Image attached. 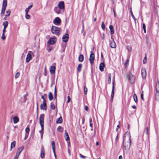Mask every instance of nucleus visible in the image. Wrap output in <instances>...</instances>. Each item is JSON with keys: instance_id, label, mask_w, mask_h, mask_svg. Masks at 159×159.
Wrapping results in <instances>:
<instances>
[{"instance_id": "nucleus-1", "label": "nucleus", "mask_w": 159, "mask_h": 159, "mask_svg": "<svg viewBox=\"0 0 159 159\" xmlns=\"http://www.w3.org/2000/svg\"><path fill=\"white\" fill-rule=\"evenodd\" d=\"M131 143V136L128 132H126L123 141V146L126 150H129Z\"/></svg>"}, {"instance_id": "nucleus-2", "label": "nucleus", "mask_w": 159, "mask_h": 159, "mask_svg": "<svg viewBox=\"0 0 159 159\" xmlns=\"http://www.w3.org/2000/svg\"><path fill=\"white\" fill-rule=\"evenodd\" d=\"M60 29L58 27L55 26H52L51 29L52 32L57 36H58L60 34Z\"/></svg>"}, {"instance_id": "nucleus-3", "label": "nucleus", "mask_w": 159, "mask_h": 159, "mask_svg": "<svg viewBox=\"0 0 159 159\" xmlns=\"http://www.w3.org/2000/svg\"><path fill=\"white\" fill-rule=\"evenodd\" d=\"M44 114H42L40 115V118L39 119V122L41 125V126L43 127L44 126Z\"/></svg>"}, {"instance_id": "nucleus-4", "label": "nucleus", "mask_w": 159, "mask_h": 159, "mask_svg": "<svg viewBox=\"0 0 159 159\" xmlns=\"http://www.w3.org/2000/svg\"><path fill=\"white\" fill-rule=\"evenodd\" d=\"M128 77L131 84H133L134 82L135 77L134 75L131 74H129L128 76Z\"/></svg>"}, {"instance_id": "nucleus-5", "label": "nucleus", "mask_w": 159, "mask_h": 159, "mask_svg": "<svg viewBox=\"0 0 159 159\" xmlns=\"http://www.w3.org/2000/svg\"><path fill=\"white\" fill-rule=\"evenodd\" d=\"M114 77L113 79V85L112 88V90L111 94V101L112 102L113 101L114 96Z\"/></svg>"}, {"instance_id": "nucleus-6", "label": "nucleus", "mask_w": 159, "mask_h": 159, "mask_svg": "<svg viewBox=\"0 0 159 159\" xmlns=\"http://www.w3.org/2000/svg\"><path fill=\"white\" fill-rule=\"evenodd\" d=\"M61 22V20L58 17H56L53 21V23L57 25H59Z\"/></svg>"}, {"instance_id": "nucleus-7", "label": "nucleus", "mask_w": 159, "mask_h": 159, "mask_svg": "<svg viewBox=\"0 0 159 159\" xmlns=\"http://www.w3.org/2000/svg\"><path fill=\"white\" fill-rule=\"evenodd\" d=\"M94 54L93 53H91L89 58V61L91 64H92L94 62Z\"/></svg>"}, {"instance_id": "nucleus-8", "label": "nucleus", "mask_w": 159, "mask_h": 159, "mask_svg": "<svg viewBox=\"0 0 159 159\" xmlns=\"http://www.w3.org/2000/svg\"><path fill=\"white\" fill-rule=\"evenodd\" d=\"M58 6L60 9H64V3L63 2L61 1L59 2Z\"/></svg>"}, {"instance_id": "nucleus-9", "label": "nucleus", "mask_w": 159, "mask_h": 159, "mask_svg": "<svg viewBox=\"0 0 159 159\" xmlns=\"http://www.w3.org/2000/svg\"><path fill=\"white\" fill-rule=\"evenodd\" d=\"M30 52H29L27 55L26 59V61L27 62H29L32 59L31 54L30 53Z\"/></svg>"}, {"instance_id": "nucleus-10", "label": "nucleus", "mask_w": 159, "mask_h": 159, "mask_svg": "<svg viewBox=\"0 0 159 159\" xmlns=\"http://www.w3.org/2000/svg\"><path fill=\"white\" fill-rule=\"evenodd\" d=\"M40 108L41 109L44 110H46L47 108V105L46 102L44 101H43V103L41 105Z\"/></svg>"}, {"instance_id": "nucleus-11", "label": "nucleus", "mask_w": 159, "mask_h": 159, "mask_svg": "<svg viewBox=\"0 0 159 159\" xmlns=\"http://www.w3.org/2000/svg\"><path fill=\"white\" fill-rule=\"evenodd\" d=\"M69 35L68 34H66L63 36L62 39L63 41L65 42H67L68 40Z\"/></svg>"}, {"instance_id": "nucleus-12", "label": "nucleus", "mask_w": 159, "mask_h": 159, "mask_svg": "<svg viewBox=\"0 0 159 159\" xmlns=\"http://www.w3.org/2000/svg\"><path fill=\"white\" fill-rule=\"evenodd\" d=\"M141 73L143 78V79L145 78L146 75V71L145 69L143 68L141 69Z\"/></svg>"}, {"instance_id": "nucleus-13", "label": "nucleus", "mask_w": 159, "mask_h": 159, "mask_svg": "<svg viewBox=\"0 0 159 159\" xmlns=\"http://www.w3.org/2000/svg\"><path fill=\"white\" fill-rule=\"evenodd\" d=\"M52 145L54 156L56 158V155L55 153V142L54 141H52Z\"/></svg>"}, {"instance_id": "nucleus-14", "label": "nucleus", "mask_w": 159, "mask_h": 159, "mask_svg": "<svg viewBox=\"0 0 159 159\" xmlns=\"http://www.w3.org/2000/svg\"><path fill=\"white\" fill-rule=\"evenodd\" d=\"M56 67L55 66H52L50 67V72L51 74H53L55 73Z\"/></svg>"}, {"instance_id": "nucleus-15", "label": "nucleus", "mask_w": 159, "mask_h": 159, "mask_svg": "<svg viewBox=\"0 0 159 159\" xmlns=\"http://www.w3.org/2000/svg\"><path fill=\"white\" fill-rule=\"evenodd\" d=\"M56 41V39L54 37L53 38H50L49 40V43L51 44H54Z\"/></svg>"}, {"instance_id": "nucleus-16", "label": "nucleus", "mask_w": 159, "mask_h": 159, "mask_svg": "<svg viewBox=\"0 0 159 159\" xmlns=\"http://www.w3.org/2000/svg\"><path fill=\"white\" fill-rule=\"evenodd\" d=\"M45 156V151L43 147H42L41 148V154L40 157L41 158H43Z\"/></svg>"}, {"instance_id": "nucleus-17", "label": "nucleus", "mask_w": 159, "mask_h": 159, "mask_svg": "<svg viewBox=\"0 0 159 159\" xmlns=\"http://www.w3.org/2000/svg\"><path fill=\"white\" fill-rule=\"evenodd\" d=\"M24 148V147L23 146H22L20 147L17 149L16 153V154H17L19 155H20L21 152L22 151L23 149Z\"/></svg>"}, {"instance_id": "nucleus-18", "label": "nucleus", "mask_w": 159, "mask_h": 159, "mask_svg": "<svg viewBox=\"0 0 159 159\" xmlns=\"http://www.w3.org/2000/svg\"><path fill=\"white\" fill-rule=\"evenodd\" d=\"M110 45L111 48H115L116 47V43L113 39L110 42Z\"/></svg>"}, {"instance_id": "nucleus-19", "label": "nucleus", "mask_w": 159, "mask_h": 159, "mask_svg": "<svg viewBox=\"0 0 159 159\" xmlns=\"http://www.w3.org/2000/svg\"><path fill=\"white\" fill-rule=\"evenodd\" d=\"M105 65L103 63H101L99 65V69L101 71H103L104 67Z\"/></svg>"}, {"instance_id": "nucleus-20", "label": "nucleus", "mask_w": 159, "mask_h": 159, "mask_svg": "<svg viewBox=\"0 0 159 159\" xmlns=\"http://www.w3.org/2000/svg\"><path fill=\"white\" fill-rule=\"evenodd\" d=\"M13 122L14 124L18 123L19 121V119L17 116H14L13 118Z\"/></svg>"}, {"instance_id": "nucleus-21", "label": "nucleus", "mask_w": 159, "mask_h": 159, "mask_svg": "<svg viewBox=\"0 0 159 159\" xmlns=\"http://www.w3.org/2000/svg\"><path fill=\"white\" fill-rule=\"evenodd\" d=\"M29 131L30 129L29 128V127H28V125L25 129V136H26V137H28Z\"/></svg>"}, {"instance_id": "nucleus-22", "label": "nucleus", "mask_w": 159, "mask_h": 159, "mask_svg": "<svg viewBox=\"0 0 159 159\" xmlns=\"http://www.w3.org/2000/svg\"><path fill=\"white\" fill-rule=\"evenodd\" d=\"M156 90L157 92V93L158 95L159 96V83L157 82L156 84Z\"/></svg>"}, {"instance_id": "nucleus-23", "label": "nucleus", "mask_w": 159, "mask_h": 159, "mask_svg": "<svg viewBox=\"0 0 159 159\" xmlns=\"http://www.w3.org/2000/svg\"><path fill=\"white\" fill-rule=\"evenodd\" d=\"M84 59V56L82 54H80L79 55L78 58L79 61L80 62H82L83 61Z\"/></svg>"}, {"instance_id": "nucleus-24", "label": "nucleus", "mask_w": 159, "mask_h": 159, "mask_svg": "<svg viewBox=\"0 0 159 159\" xmlns=\"http://www.w3.org/2000/svg\"><path fill=\"white\" fill-rule=\"evenodd\" d=\"M60 9L58 7H55L54 9V11L56 13L58 14L60 13Z\"/></svg>"}, {"instance_id": "nucleus-25", "label": "nucleus", "mask_w": 159, "mask_h": 159, "mask_svg": "<svg viewBox=\"0 0 159 159\" xmlns=\"http://www.w3.org/2000/svg\"><path fill=\"white\" fill-rule=\"evenodd\" d=\"M7 5V0H3L2 3V7L6 8Z\"/></svg>"}, {"instance_id": "nucleus-26", "label": "nucleus", "mask_w": 159, "mask_h": 159, "mask_svg": "<svg viewBox=\"0 0 159 159\" xmlns=\"http://www.w3.org/2000/svg\"><path fill=\"white\" fill-rule=\"evenodd\" d=\"M41 130H40L39 131V132L41 134V139H42L43 138V130L44 129V126H43V127L42 126H41Z\"/></svg>"}, {"instance_id": "nucleus-27", "label": "nucleus", "mask_w": 159, "mask_h": 159, "mask_svg": "<svg viewBox=\"0 0 159 159\" xmlns=\"http://www.w3.org/2000/svg\"><path fill=\"white\" fill-rule=\"evenodd\" d=\"M111 33V34H113L114 33V28L112 25H110L109 27Z\"/></svg>"}, {"instance_id": "nucleus-28", "label": "nucleus", "mask_w": 159, "mask_h": 159, "mask_svg": "<svg viewBox=\"0 0 159 159\" xmlns=\"http://www.w3.org/2000/svg\"><path fill=\"white\" fill-rule=\"evenodd\" d=\"M65 138L66 140V141H68L69 140V137L68 135V133L66 132H65Z\"/></svg>"}, {"instance_id": "nucleus-29", "label": "nucleus", "mask_w": 159, "mask_h": 159, "mask_svg": "<svg viewBox=\"0 0 159 159\" xmlns=\"http://www.w3.org/2000/svg\"><path fill=\"white\" fill-rule=\"evenodd\" d=\"M16 143V142L15 141H14L12 143H11V145L10 150H11L12 148H14L15 147Z\"/></svg>"}, {"instance_id": "nucleus-30", "label": "nucleus", "mask_w": 159, "mask_h": 159, "mask_svg": "<svg viewBox=\"0 0 159 159\" xmlns=\"http://www.w3.org/2000/svg\"><path fill=\"white\" fill-rule=\"evenodd\" d=\"M82 65L80 63L79 64L77 67V71L79 72H80L81 70V68L82 67Z\"/></svg>"}, {"instance_id": "nucleus-31", "label": "nucleus", "mask_w": 159, "mask_h": 159, "mask_svg": "<svg viewBox=\"0 0 159 159\" xmlns=\"http://www.w3.org/2000/svg\"><path fill=\"white\" fill-rule=\"evenodd\" d=\"M8 25V23L7 21H4L3 23V25L4 28H7Z\"/></svg>"}, {"instance_id": "nucleus-32", "label": "nucleus", "mask_w": 159, "mask_h": 159, "mask_svg": "<svg viewBox=\"0 0 159 159\" xmlns=\"http://www.w3.org/2000/svg\"><path fill=\"white\" fill-rule=\"evenodd\" d=\"M62 122V119L61 117H59L57 120V123H61Z\"/></svg>"}, {"instance_id": "nucleus-33", "label": "nucleus", "mask_w": 159, "mask_h": 159, "mask_svg": "<svg viewBox=\"0 0 159 159\" xmlns=\"http://www.w3.org/2000/svg\"><path fill=\"white\" fill-rule=\"evenodd\" d=\"M50 107L52 109V110L54 109L55 108V104L52 102H51Z\"/></svg>"}, {"instance_id": "nucleus-34", "label": "nucleus", "mask_w": 159, "mask_h": 159, "mask_svg": "<svg viewBox=\"0 0 159 159\" xmlns=\"http://www.w3.org/2000/svg\"><path fill=\"white\" fill-rule=\"evenodd\" d=\"M48 97L49 100L50 101L52 100L53 98V97L52 95V94L51 92L49 93Z\"/></svg>"}, {"instance_id": "nucleus-35", "label": "nucleus", "mask_w": 159, "mask_h": 159, "mask_svg": "<svg viewBox=\"0 0 159 159\" xmlns=\"http://www.w3.org/2000/svg\"><path fill=\"white\" fill-rule=\"evenodd\" d=\"M32 5H30L26 8L25 10V13H28L29 10L32 7Z\"/></svg>"}, {"instance_id": "nucleus-36", "label": "nucleus", "mask_w": 159, "mask_h": 159, "mask_svg": "<svg viewBox=\"0 0 159 159\" xmlns=\"http://www.w3.org/2000/svg\"><path fill=\"white\" fill-rule=\"evenodd\" d=\"M57 130L59 131L62 132L63 131V129L61 126H59L58 127Z\"/></svg>"}, {"instance_id": "nucleus-37", "label": "nucleus", "mask_w": 159, "mask_h": 159, "mask_svg": "<svg viewBox=\"0 0 159 159\" xmlns=\"http://www.w3.org/2000/svg\"><path fill=\"white\" fill-rule=\"evenodd\" d=\"M6 9V8L2 7L1 13V15L2 16H3L4 15Z\"/></svg>"}, {"instance_id": "nucleus-38", "label": "nucleus", "mask_w": 159, "mask_h": 159, "mask_svg": "<svg viewBox=\"0 0 159 159\" xmlns=\"http://www.w3.org/2000/svg\"><path fill=\"white\" fill-rule=\"evenodd\" d=\"M108 82L109 84H110L111 82V75L110 73H109L108 74Z\"/></svg>"}, {"instance_id": "nucleus-39", "label": "nucleus", "mask_w": 159, "mask_h": 159, "mask_svg": "<svg viewBox=\"0 0 159 159\" xmlns=\"http://www.w3.org/2000/svg\"><path fill=\"white\" fill-rule=\"evenodd\" d=\"M133 98L135 102H137L138 101L136 95L135 94H134Z\"/></svg>"}, {"instance_id": "nucleus-40", "label": "nucleus", "mask_w": 159, "mask_h": 159, "mask_svg": "<svg viewBox=\"0 0 159 159\" xmlns=\"http://www.w3.org/2000/svg\"><path fill=\"white\" fill-rule=\"evenodd\" d=\"M11 14V11L10 10H8L7 11L6 16H9Z\"/></svg>"}, {"instance_id": "nucleus-41", "label": "nucleus", "mask_w": 159, "mask_h": 159, "mask_svg": "<svg viewBox=\"0 0 159 159\" xmlns=\"http://www.w3.org/2000/svg\"><path fill=\"white\" fill-rule=\"evenodd\" d=\"M130 9H131V10H130V13H131V16L134 19V20H135V17L134 16L133 13V12H132V8H130Z\"/></svg>"}, {"instance_id": "nucleus-42", "label": "nucleus", "mask_w": 159, "mask_h": 159, "mask_svg": "<svg viewBox=\"0 0 159 159\" xmlns=\"http://www.w3.org/2000/svg\"><path fill=\"white\" fill-rule=\"evenodd\" d=\"M105 26L104 23L103 22H102L101 24V27L103 30H104L105 29Z\"/></svg>"}, {"instance_id": "nucleus-43", "label": "nucleus", "mask_w": 159, "mask_h": 159, "mask_svg": "<svg viewBox=\"0 0 159 159\" xmlns=\"http://www.w3.org/2000/svg\"><path fill=\"white\" fill-rule=\"evenodd\" d=\"M25 18L27 19H29L30 18V15L28 14V13H25Z\"/></svg>"}, {"instance_id": "nucleus-44", "label": "nucleus", "mask_w": 159, "mask_h": 159, "mask_svg": "<svg viewBox=\"0 0 159 159\" xmlns=\"http://www.w3.org/2000/svg\"><path fill=\"white\" fill-rule=\"evenodd\" d=\"M84 93L85 94H86L87 92V88L86 87V86H84Z\"/></svg>"}, {"instance_id": "nucleus-45", "label": "nucleus", "mask_w": 159, "mask_h": 159, "mask_svg": "<svg viewBox=\"0 0 159 159\" xmlns=\"http://www.w3.org/2000/svg\"><path fill=\"white\" fill-rule=\"evenodd\" d=\"M143 30H144V32L145 33H146V26H145V24L144 23L143 24Z\"/></svg>"}, {"instance_id": "nucleus-46", "label": "nucleus", "mask_w": 159, "mask_h": 159, "mask_svg": "<svg viewBox=\"0 0 159 159\" xmlns=\"http://www.w3.org/2000/svg\"><path fill=\"white\" fill-rule=\"evenodd\" d=\"M47 50L48 52H50L52 50V48L51 47H48L47 48Z\"/></svg>"}, {"instance_id": "nucleus-47", "label": "nucleus", "mask_w": 159, "mask_h": 159, "mask_svg": "<svg viewBox=\"0 0 159 159\" xmlns=\"http://www.w3.org/2000/svg\"><path fill=\"white\" fill-rule=\"evenodd\" d=\"M1 39L4 40L6 39V37L4 35V34H2V36L1 37Z\"/></svg>"}, {"instance_id": "nucleus-48", "label": "nucleus", "mask_w": 159, "mask_h": 159, "mask_svg": "<svg viewBox=\"0 0 159 159\" xmlns=\"http://www.w3.org/2000/svg\"><path fill=\"white\" fill-rule=\"evenodd\" d=\"M20 76V73L19 72H17L15 75V77L16 78H17Z\"/></svg>"}, {"instance_id": "nucleus-49", "label": "nucleus", "mask_w": 159, "mask_h": 159, "mask_svg": "<svg viewBox=\"0 0 159 159\" xmlns=\"http://www.w3.org/2000/svg\"><path fill=\"white\" fill-rule=\"evenodd\" d=\"M147 59L146 57H145L144 58L143 60V63H145L147 62Z\"/></svg>"}, {"instance_id": "nucleus-50", "label": "nucleus", "mask_w": 159, "mask_h": 159, "mask_svg": "<svg viewBox=\"0 0 159 159\" xmlns=\"http://www.w3.org/2000/svg\"><path fill=\"white\" fill-rule=\"evenodd\" d=\"M129 59H127L126 60V61H125V66L128 65V64H129Z\"/></svg>"}, {"instance_id": "nucleus-51", "label": "nucleus", "mask_w": 159, "mask_h": 159, "mask_svg": "<svg viewBox=\"0 0 159 159\" xmlns=\"http://www.w3.org/2000/svg\"><path fill=\"white\" fill-rule=\"evenodd\" d=\"M84 109L87 111H89V107L87 106H84Z\"/></svg>"}, {"instance_id": "nucleus-52", "label": "nucleus", "mask_w": 159, "mask_h": 159, "mask_svg": "<svg viewBox=\"0 0 159 159\" xmlns=\"http://www.w3.org/2000/svg\"><path fill=\"white\" fill-rule=\"evenodd\" d=\"M54 96L55 97H56L57 96V91H56V87H55V90H54Z\"/></svg>"}, {"instance_id": "nucleus-53", "label": "nucleus", "mask_w": 159, "mask_h": 159, "mask_svg": "<svg viewBox=\"0 0 159 159\" xmlns=\"http://www.w3.org/2000/svg\"><path fill=\"white\" fill-rule=\"evenodd\" d=\"M148 127H146V131H145V132H146V133L147 134H148Z\"/></svg>"}, {"instance_id": "nucleus-54", "label": "nucleus", "mask_w": 159, "mask_h": 159, "mask_svg": "<svg viewBox=\"0 0 159 159\" xmlns=\"http://www.w3.org/2000/svg\"><path fill=\"white\" fill-rule=\"evenodd\" d=\"M19 155L16 154L15 157H14V159H18Z\"/></svg>"}, {"instance_id": "nucleus-55", "label": "nucleus", "mask_w": 159, "mask_h": 159, "mask_svg": "<svg viewBox=\"0 0 159 159\" xmlns=\"http://www.w3.org/2000/svg\"><path fill=\"white\" fill-rule=\"evenodd\" d=\"M127 48L128 50L129 51H131V48L129 46H127Z\"/></svg>"}, {"instance_id": "nucleus-56", "label": "nucleus", "mask_w": 159, "mask_h": 159, "mask_svg": "<svg viewBox=\"0 0 159 159\" xmlns=\"http://www.w3.org/2000/svg\"><path fill=\"white\" fill-rule=\"evenodd\" d=\"M67 98H68V100L67 101V103H68L70 102V96H68Z\"/></svg>"}, {"instance_id": "nucleus-57", "label": "nucleus", "mask_w": 159, "mask_h": 159, "mask_svg": "<svg viewBox=\"0 0 159 159\" xmlns=\"http://www.w3.org/2000/svg\"><path fill=\"white\" fill-rule=\"evenodd\" d=\"M80 157L84 159L85 158V156L82 155L81 154H80Z\"/></svg>"}, {"instance_id": "nucleus-58", "label": "nucleus", "mask_w": 159, "mask_h": 159, "mask_svg": "<svg viewBox=\"0 0 159 159\" xmlns=\"http://www.w3.org/2000/svg\"><path fill=\"white\" fill-rule=\"evenodd\" d=\"M6 29V28H3V30H2V34H5Z\"/></svg>"}, {"instance_id": "nucleus-59", "label": "nucleus", "mask_w": 159, "mask_h": 159, "mask_svg": "<svg viewBox=\"0 0 159 159\" xmlns=\"http://www.w3.org/2000/svg\"><path fill=\"white\" fill-rule=\"evenodd\" d=\"M67 144H68V148H70V142H67Z\"/></svg>"}, {"instance_id": "nucleus-60", "label": "nucleus", "mask_w": 159, "mask_h": 159, "mask_svg": "<svg viewBox=\"0 0 159 159\" xmlns=\"http://www.w3.org/2000/svg\"><path fill=\"white\" fill-rule=\"evenodd\" d=\"M41 98L43 99V101H44L45 102H46L45 99L44 98V96L43 95H42L41 96Z\"/></svg>"}, {"instance_id": "nucleus-61", "label": "nucleus", "mask_w": 159, "mask_h": 159, "mask_svg": "<svg viewBox=\"0 0 159 159\" xmlns=\"http://www.w3.org/2000/svg\"><path fill=\"white\" fill-rule=\"evenodd\" d=\"M118 139V134H117V136H116V138L115 139V141L116 142H117Z\"/></svg>"}, {"instance_id": "nucleus-62", "label": "nucleus", "mask_w": 159, "mask_h": 159, "mask_svg": "<svg viewBox=\"0 0 159 159\" xmlns=\"http://www.w3.org/2000/svg\"><path fill=\"white\" fill-rule=\"evenodd\" d=\"M141 98L142 100H143V93L141 95Z\"/></svg>"}, {"instance_id": "nucleus-63", "label": "nucleus", "mask_w": 159, "mask_h": 159, "mask_svg": "<svg viewBox=\"0 0 159 159\" xmlns=\"http://www.w3.org/2000/svg\"><path fill=\"white\" fill-rule=\"evenodd\" d=\"M105 35L104 33L103 34V37H102V39L103 40H104L105 39Z\"/></svg>"}, {"instance_id": "nucleus-64", "label": "nucleus", "mask_w": 159, "mask_h": 159, "mask_svg": "<svg viewBox=\"0 0 159 159\" xmlns=\"http://www.w3.org/2000/svg\"><path fill=\"white\" fill-rule=\"evenodd\" d=\"M82 120V124H84V123L85 119L84 118H83Z\"/></svg>"}]
</instances>
